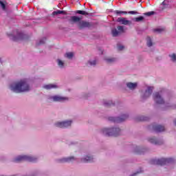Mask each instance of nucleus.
<instances>
[{"label": "nucleus", "instance_id": "9d476101", "mask_svg": "<svg viewBox=\"0 0 176 176\" xmlns=\"http://www.w3.org/2000/svg\"><path fill=\"white\" fill-rule=\"evenodd\" d=\"M14 34H16V36L13 34H8V36L12 41H20L24 38V34L20 32H15Z\"/></svg>", "mask_w": 176, "mask_h": 176}, {"label": "nucleus", "instance_id": "a211bd4d", "mask_svg": "<svg viewBox=\"0 0 176 176\" xmlns=\"http://www.w3.org/2000/svg\"><path fill=\"white\" fill-rule=\"evenodd\" d=\"M104 60L107 64H113V63L118 61V58L108 56L105 57Z\"/></svg>", "mask_w": 176, "mask_h": 176}, {"label": "nucleus", "instance_id": "aec40b11", "mask_svg": "<svg viewBox=\"0 0 176 176\" xmlns=\"http://www.w3.org/2000/svg\"><path fill=\"white\" fill-rule=\"evenodd\" d=\"M43 87L47 90H50L52 89H57L58 87V85H57V84H48V85H44Z\"/></svg>", "mask_w": 176, "mask_h": 176}, {"label": "nucleus", "instance_id": "7ed1b4c3", "mask_svg": "<svg viewBox=\"0 0 176 176\" xmlns=\"http://www.w3.org/2000/svg\"><path fill=\"white\" fill-rule=\"evenodd\" d=\"M100 133L109 137H116L120 134V129L119 127L102 128L100 129Z\"/></svg>", "mask_w": 176, "mask_h": 176}, {"label": "nucleus", "instance_id": "4c0bfd02", "mask_svg": "<svg viewBox=\"0 0 176 176\" xmlns=\"http://www.w3.org/2000/svg\"><path fill=\"white\" fill-rule=\"evenodd\" d=\"M141 151H142V149L138 148V151H136V153H138L139 155H142V153H141Z\"/></svg>", "mask_w": 176, "mask_h": 176}, {"label": "nucleus", "instance_id": "423d86ee", "mask_svg": "<svg viewBox=\"0 0 176 176\" xmlns=\"http://www.w3.org/2000/svg\"><path fill=\"white\" fill-rule=\"evenodd\" d=\"M153 100L155 102V104H157L159 105L164 104L165 102L164 98H163V93L162 91L153 94Z\"/></svg>", "mask_w": 176, "mask_h": 176}, {"label": "nucleus", "instance_id": "58836bf2", "mask_svg": "<svg viewBox=\"0 0 176 176\" xmlns=\"http://www.w3.org/2000/svg\"><path fill=\"white\" fill-rule=\"evenodd\" d=\"M142 120H148V118L144 117V118L142 119Z\"/></svg>", "mask_w": 176, "mask_h": 176}, {"label": "nucleus", "instance_id": "f257e3e1", "mask_svg": "<svg viewBox=\"0 0 176 176\" xmlns=\"http://www.w3.org/2000/svg\"><path fill=\"white\" fill-rule=\"evenodd\" d=\"M9 88L14 93H25L31 90V86L27 78H22L18 81L12 82L10 85Z\"/></svg>", "mask_w": 176, "mask_h": 176}, {"label": "nucleus", "instance_id": "b1692460", "mask_svg": "<svg viewBox=\"0 0 176 176\" xmlns=\"http://www.w3.org/2000/svg\"><path fill=\"white\" fill-rule=\"evenodd\" d=\"M57 14H67V13L65 12V11H61L60 10H58L52 12L53 16H57Z\"/></svg>", "mask_w": 176, "mask_h": 176}, {"label": "nucleus", "instance_id": "4be33fe9", "mask_svg": "<svg viewBox=\"0 0 176 176\" xmlns=\"http://www.w3.org/2000/svg\"><path fill=\"white\" fill-rule=\"evenodd\" d=\"M56 63L59 68H64L65 63L61 59L58 58L56 60Z\"/></svg>", "mask_w": 176, "mask_h": 176}, {"label": "nucleus", "instance_id": "0eeeda50", "mask_svg": "<svg viewBox=\"0 0 176 176\" xmlns=\"http://www.w3.org/2000/svg\"><path fill=\"white\" fill-rule=\"evenodd\" d=\"M47 98L50 101H54V102H64V101H68V97L62 96L60 95L48 96Z\"/></svg>", "mask_w": 176, "mask_h": 176}, {"label": "nucleus", "instance_id": "e433bc0d", "mask_svg": "<svg viewBox=\"0 0 176 176\" xmlns=\"http://www.w3.org/2000/svg\"><path fill=\"white\" fill-rule=\"evenodd\" d=\"M154 12H146L144 13L145 16H152L153 14H154Z\"/></svg>", "mask_w": 176, "mask_h": 176}, {"label": "nucleus", "instance_id": "7c9ffc66", "mask_svg": "<svg viewBox=\"0 0 176 176\" xmlns=\"http://www.w3.org/2000/svg\"><path fill=\"white\" fill-rule=\"evenodd\" d=\"M65 57H66L67 58H72V57H74V53H72V52H67L65 54Z\"/></svg>", "mask_w": 176, "mask_h": 176}, {"label": "nucleus", "instance_id": "412c9836", "mask_svg": "<svg viewBox=\"0 0 176 176\" xmlns=\"http://www.w3.org/2000/svg\"><path fill=\"white\" fill-rule=\"evenodd\" d=\"M148 141L151 144H154V145H160V142L157 139H156V138H153V137L149 138Z\"/></svg>", "mask_w": 176, "mask_h": 176}, {"label": "nucleus", "instance_id": "4468645a", "mask_svg": "<svg viewBox=\"0 0 176 176\" xmlns=\"http://www.w3.org/2000/svg\"><path fill=\"white\" fill-rule=\"evenodd\" d=\"M94 160V157L91 155H85L81 159L82 163H90Z\"/></svg>", "mask_w": 176, "mask_h": 176}, {"label": "nucleus", "instance_id": "2eb2a0df", "mask_svg": "<svg viewBox=\"0 0 176 176\" xmlns=\"http://www.w3.org/2000/svg\"><path fill=\"white\" fill-rule=\"evenodd\" d=\"M153 130L155 133H162V131H164L165 129L162 125H153Z\"/></svg>", "mask_w": 176, "mask_h": 176}, {"label": "nucleus", "instance_id": "c756f323", "mask_svg": "<svg viewBox=\"0 0 176 176\" xmlns=\"http://www.w3.org/2000/svg\"><path fill=\"white\" fill-rule=\"evenodd\" d=\"M142 20H144V16H139V17L134 18L133 19V21H136V23H140V21H142Z\"/></svg>", "mask_w": 176, "mask_h": 176}, {"label": "nucleus", "instance_id": "9b49d317", "mask_svg": "<svg viewBox=\"0 0 176 176\" xmlns=\"http://www.w3.org/2000/svg\"><path fill=\"white\" fill-rule=\"evenodd\" d=\"M72 124V120H68L62 122H58L55 124L56 127H60V129H64L65 127H69Z\"/></svg>", "mask_w": 176, "mask_h": 176}, {"label": "nucleus", "instance_id": "ea45409f", "mask_svg": "<svg viewBox=\"0 0 176 176\" xmlns=\"http://www.w3.org/2000/svg\"><path fill=\"white\" fill-rule=\"evenodd\" d=\"M167 0H165L164 1L162 2V5H166V2Z\"/></svg>", "mask_w": 176, "mask_h": 176}, {"label": "nucleus", "instance_id": "1a4fd4ad", "mask_svg": "<svg viewBox=\"0 0 176 176\" xmlns=\"http://www.w3.org/2000/svg\"><path fill=\"white\" fill-rule=\"evenodd\" d=\"M127 118H129L128 114H122L120 117H110L109 119L111 122H115L116 123H121V122H124Z\"/></svg>", "mask_w": 176, "mask_h": 176}, {"label": "nucleus", "instance_id": "f8f14e48", "mask_svg": "<svg viewBox=\"0 0 176 176\" xmlns=\"http://www.w3.org/2000/svg\"><path fill=\"white\" fill-rule=\"evenodd\" d=\"M124 32V28L123 26H118L116 28H114L111 30V34L113 36H118V35H120V34H123Z\"/></svg>", "mask_w": 176, "mask_h": 176}, {"label": "nucleus", "instance_id": "5701e85b", "mask_svg": "<svg viewBox=\"0 0 176 176\" xmlns=\"http://www.w3.org/2000/svg\"><path fill=\"white\" fill-rule=\"evenodd\" d=\"M167 109H176V104L166 103Z\"/></svg>", "mask_w": 176, "mask_h": 176}, {"label": "nucleus", "instance_id": "6e6552de", "mask_svg": "<svg viewBox=\"0 0 176 176\" xmlns=\"http://www.w3.org/2000/svg\"><path fill=\"white\" fill-rule=\"evenodd\" d=\"M152 164H158L160 166H164L168 163H173V159L171 158H161L160 160H153Z\"/></svg>", "mask_w": 176, "mask_h": 176}, {"label": "nucleus", "instance_id": "20e7f679", "mask_svg": "<svg viewBox=\"0 0 176 176\" xmlns=\"http://www.w3.org/2000/svg\"><path fill=\"white\" fill-rule=\"evenodd\" d=\"M24 160H25L26 162H32L33 163H35V162L38 160V157L32 155H18L16 157H15L13 160V162H14V163H19L20 162H24Z\"/></svg>", "mask_w": 176, "mask_h": 176}, {"label": "nucleus", "instance_id": "473e14b6", "mask_svg": "<svg viewBox=\"0 0 176 176\" xmlns=\"http://www.w3.org/2000/svg\"><path fill=\"white\" fill-rule=\"evenodd\" d=\"M112 104H113L112 100H106V101L104 102V104L106 107H109V106L112 105Z\"/></svg>", "mask_w": 176, "mask_h": 176}, {"label": "nucleus", "instance_id": "f3484780", "mask_svg": "<svg viewBox=\"0 0 176 176\" xmlns=\"http://www.w3.org/2000/svg\"><path fill=\"white\" fill-rule=\"evenodd\" d=\"M0 8L3 12H8V3L5 0H0Z\"/></svg>", "mask_w": 176, "mask_h": 176}, {"label": "nucleus", "instance_id": "cd10ccee", "mask_svg": "<svg viewBox=\"0 0 176 176\" xmlns=\"http://www.w3.org/2000/svg\"><path fill=\"white\" fill-rule=\"evenodd\" d=\"M46 41V38H43L38 41H36V46H39L41 45H43L45 42Z\"/></svg>", "mask_w": 176, "mask_h": 176}, {"label": "nucleus", "instance_id": "72a5a7b5", "mask_svg": "<svg viewBox=\"0 0 176 176\" xmlns=\"http://www.w3.org/2000/svg\"><path fill=\"white\" fill-rule=\"evenodd\" d=\"M76 13H77L78 14H82L83 16L87 15V12H86V11H83V10H77V11H76Z\"/></svg>", "mask_w": 176, "mask_h": 176}, {"label": "nucleus", "instance_id": "dca6fc26", "mask_svg": "<svg viewBox=\"0 0 176 176\" xmlns=\"http://www.w3.org/2000/svg\"><path fill=\"white\" fill-rule=\"evenodd\" d=\"M74 160H76L74 157H63L59 160V163H68L69 162H74Z\"/></svg>", "mask_w": 176, "mask_h": 176}, {"label": "nucleus", "instance_id": "39448f33", "mask_svg": "<svg viewBox=\"0 0 176 176\" xmlns=\"http://www.w3.org/2000/svg\"><path fill=\"white\" fill-rule=\"evenodd\" d=\"M145 91H142L141 92V98L142 100H148L152 96L153 93V86L145 85Z\"/></svg>", "mask_w": 176, "mask_h": 176}, {"label": "nucleus", "instance_id": "ddd939ff", "mask_svg": "<svg viewBox=\"0 0 176 176\" xmlns=\"http://www.w3.org/2000/svg\"><path fill=\"white\" fill-rule=\"evenodd\" d=\"M118 23H120V24H123L124 25H131V21L129 20H127L126 18H118L117 19Z\"/></svg>", "mask_w": 176, "mask_h": 176}, {"label": "nucleus", "instance_id": "f704fd0d", "mask_svg": "<svg viewBox=\"0 0 176 176\" xmlns=\"http://www.w3.org/2000/svg\"><path fill=\"white\" fill-rule=\"evenodd\" d=\"M117 48H118V50H120V51L124 50V45H122L120 43H118L117 45Z\"/></svg>", "mask_w": 176, "mask_h": 176}, {"label": "nucleus", "instance_id": "c9c22d12", "mask_svg": "<svg viewBox=\"0 0 176 176\" xmlns=\"http://www.w3.org/2000/svg\"><path fill=\"white\" fill-rule=\"evenodd\" d=\"M129 14H138L137 11H129L127 12Z\"/></svg>", "mask_w": 176, "mask_h": 176}, {"label": "nucleus", "instance_id": "c85d7f7f", "mask_svg": "<svg viewBox=\"0 0 176 176\" xmlns=\"http://www.w3.org/2000/svg\"><path fill=\"white\" fill-rule=\"evenodd\" d=\"M169 57L170 58V60L173 61V63H176V54H170Z\"/></svg>", "mask_w": 176, "mask_h": 176}, {"label": "nucleus", "instance_id": "2f4dec72", "mask_svg": "<svg viewBox=\"0 0 176 176\" xmlns=\"http://www.w3.org/2000/svg\"><path fill=\"white\" fill-rule=\"evenodd\" d=\"M88 64H89V65H96V64H97V59L89 60Z\"/></svg>", "mask_w": 176, "mask_h": 176}, {"label": "nucleus", "instance_id": "393cba45", "mask_svg": "<svg viewBox=\"0 0 176 176\" xmlns=\"http://www.w3.org/2000/svg\"><path fill=\"white\" fill-rule=\"evenodd\" d=\"M146 45L148 47L153 46V42L152 41V38H151V37L146 38Z\"/></svg>", "mask_w": 176, "mask_h": 176}, {"label": "nucleus", "instance_id": "a878e982", "mask_svg": "<svg viewBox=\"0 0 176 176\" xmlns=\"http://www.w3.org/2000/svg\"><path fill=\"white\" fill-rule=\"evenodd\" d=\"M154 32L156 34H162V32H164V28H157L153 30Z\"/></svg>", "mask_w": 176, "mask_h": 176}, {"label": "nucleus", "instance_id": "6ab92c4d", "mask_svg": "<svg viewBox=\"0 0 176 176\" xmlns=\"http://www.w3.org/2000/svg\"><path fill=\"white\" fill-rule=\"evenodd\" d=\"M138 86V83L137 82H127L126 87L130 90H134L135 89H137V87Z\"/></svg>", "mask_w": 176, "mask_h": 176}, {"label": "nucleus", "instance_id": "f03ea898", "mask_svg": "<svg viewBox=\"0 0 176 176\" xmlns=\"http://www.w3.org/2000/svg\"><path fill=\"white\" fill-rule=\"evenodd\" d=\"M70 20L72 23H77L79 30H85V28H90L91 27V23L87 21H83L82 18L77 16H71Z\"/></svg>", "mask_w": 176, "mask_h": 176}, {"label": "nucleus", "instance_id": "bb28decb", "mask_svg": "<svg viewBox=\"0 0 176 176\" xmlns=\"http://www.w3.org/2000/svg\"><path fill=\"white\" fill-rule=\"evenodd\" d=\"M114 14H117V16H120V14H127V12L126 11H120V10H115L113 11Z\"/></svg>", "mask_w": 176, "mask_h": 176}]
</instances>
